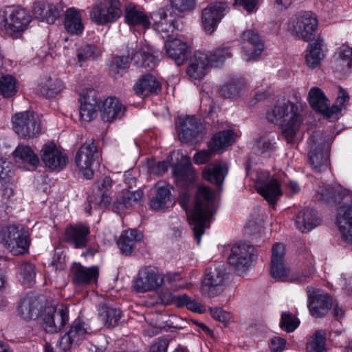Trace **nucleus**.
I'll return each mask as SVG.
<instances>
[{"instance_id":"nucleus-21","label":"nucleus","mask_w":352,"mask_h":352,"mask_svg":"<svg viewBox=\"0 0 352 352\" xmlns=\"http://www.w3.org/2000/svg\"><path fill=\"white\" fill-rule=\"evenodd\" d=\"M162 283V278L158 274L156 269L152 267H145L140 270L134 287L136 291L145 292L157 289Z\"/></svg>"},{"instance_id":"nucleus-28","label":"nucleus","mask_w":352,"mask_h":352,"mask_svg":"<svg viewBox=\"0 0 352 352\" xmlns=\"http://www.w3.org/2000/svg\"><path fill=\"white\" fill-rule=\"evenodd\" d=\"M126 107L116 97H109L104 100L100 109L101 118L104 122H113L121 119L124 115Z\"/></svg>"},{"instance_id":"nucleus-64","label":"nucleus","mask_w":352,"mask_h":352,"mask_svg":"<svg viewBox=\"0 0 352 352\" xmlns=\"http://www.w3.org/2000/svg\"><path fill=\"white\" fill-rule=\"evenodd\" d=\"M210 314L214 319L221 322H226L230 318V314L221 308H211Z\"/></svg>"},{"instance_id":"nucleus-13","label":"nucleus","mask_w":352,"mask_h":352,"mask_svg":"<svg viewBox=\"0 0 352 352\" xmlns=\"http://www.w3.org/2000/svg\"><path fill=\"white\" fill-rule=\"evenodd\" d=\"M152 27L164 37L170 38V34L179 30V19L172 15L169 9L160 8L150 15Z\"/></svg>"},{"instance_id":"nucleus-7","label":"nucleus","mask_w":352,"mask_h":352,"mask_svg":"<svg viewBox=\"0 0 352 352\" xmlns=\"http://www.w3.org/2000/svg\"><path fill=\"white\" fill-rule=\"evenodd\" d=\"M12 122L14 132L23 139L34 138L41 132V120L34 111L16 113L12 116Z\"/></svg>"},{"instance_id":"nucleus-2","label":"nucleus","mask_w":352,"mask_h":352,"mask_svg":"<svg viewBox=\"0 0 352 352\" xmlns=\"http://www.w3.org/2000/svg\"><path fill=\"white\" fill-rule=\"evenodd\" d=\"M298 110L295 104L286 101L274 105L266 113V118L270 122L281 125L282 135L289 144L294 142L302 122Z\"/></svg>"},{"instance_id":"nucleus-62","label":"nucleus","mask_w":352,"mask_h":352,"mask_svg":"<svg viewBox=\"0 0 352 352\" xmlns=\"http://www.w3.org/2000/svg\"><path fill=\"white\" fill-rule=\"evenodd\" d=\"M12 167L11 162L6 159L0 157V181L12 177L13 174Z\"/></svg>"},{"instance_id":"nucleus-24","label":"nucleus","mask_w":352,"mask_h":352,"mask_svg":"<svg viewBox=\"0 0 352 352\" xmlns=\"http://www.w3.org/2000/svg\"><path fill=\"white\" fill-rule=\"evenodd\" d=\"M142 196L143 192L140 190H122L113 202V211L118 214L127 213L129 210L140 202Z\"/></svg>"},{"instance_id":"nucleus-52","label":"nucleus","mask_w":352,"mask_h":352,"mask_svg":"<svg viewBox=\"0 0 352 352\" xmlns=\"http://www.w3.org/2000/svg\"><path fill=\"white\" fill-rule=\"evenodd\" d=\"M170 195L168 186L159 187L155 196L151 201V207L156 210L164 208L170 199Z\"/></svg>"},{"instance_id":"nucleus-27","label":"nucleus","mask_w":352,"mask_h":352,"mask_svg":"<svg viewBox=\"0 0 352 352\" xmlns=\"http://www.w3.org/2000/svg\"><path fill=\"white\" fill-rule=\"evenodd\" d=\"M124 18L130 25H140L147 29L151 25V20L140 6L129 2L124 6Z\"/></svg>"},{"instance_id":"nucleus-40","label":"nucleus","mask_w":352,"mask_h":352,"mask_svg":"<svg viewBox=\"0 0 352 352\" xmlns=\"http://www.w3.org/2000/svg\"><path fill=\"white\" fill-rule=\"evenodd\" d=\"M14 154L16 162L21 160L25 163L28 170H34L39 163L38 157L28 146H18Z\"/></svg>"},{"instance_id":"nucleus-16","label":"nucleus","mask_w":352,"mask_h":352,"mask_svg":"<svg viewBox=\"0 0 352 352\" xmlns=\"http://www.w3.org/2000/svg\"><path fill=\"white\" fill-rule=\"evenodd\" d=\"M228 8V6L226 3L214 2L202 10V25L207 34H211L214 32Z\"/></svg>"},{"instance_id":"nucleus-63","label":"nucleus","mask_w":352,"mask_h":352,"mask_svg":"<svg viewBox=\"0 0 352 352\" xmlns=\"http://www.w3.org/2000/svg\"><path fill=\"white\" fill-rule=\"evenodd\" d=\"M213 155V151L202 150L197 153L194 157L193 160L195 164H203L208 162Z\"/></svg>"},{"instance_id":"nucleus-12","label":"nucleus","mask_w":352,"mask_h":352,"mask_svg":"<svg viewBox=\"0 0 352 352\" xmlns=\"http://www.w3.org/2000/svg\"><path fill=\"white\" fill-rule=\"evenodd\" d=\"M258 192L270 204H276L282 195L280 183L274 178L270 177L268 171L257 170L254 178Z\"/></svg>"},{"instance_id":"nucleus-44","label":"nucleus","mask_w":352,"mask_h":352,"mask_svg":"<svg viewBox=\"0 0 352 352\" xmlns=\"http://www.w3.org/2000/svg\"><path fill=\"white\" fill-rule=\"evenodd\" d=\"M63 85L61 80L56 78H52L49 76L45 80L41 82V87L40 89L41 94L48 98L54 97L63 89Z\"/></svg>"},{"instance_id":"nucleus-17","label":"nucleus","mask_w":352,"mask_h":352,"mask_svg":"<svg viewBox=\"0 0 352 352\" xmlns=\"http://www.w3.org/2000/svg\"><path fill=\"white\" fill-rule=\"evenodd\" d=\"M96 157L97 146L93 141L83 144L76 154V166L86 179H91L94 175V171L91 167Z\"/></svg>"},{"instance_id":"nucleus-50","label":"nucleus","mask_w":352,"mask_h":352,"mask_svg":"<svg viewBox=\"0 0 352 352\" xmlns=\"http://www.w3.org/2000/svg\"><path fill=\"white\" fill-rule=\"evenodd\" d=\"M232 55L230 49L227 47H221L214 50L210 54L207 53V59L209 62V66L218 67H220L223 61L230 58Z\"/></svg>"},{"instance_id":"nucleus-5","label":"nucleus","mask_w":352,"mask_h":352,"mask_svg":"<svg viewBox=\"0 0 352 352\" xmlns=\"http://www.w3.org/2000/svg\"><path fill=\"white\" fill-rule=\"evenodd\" d=\"M30 21L31 16L19 7H7L0 17V23L13 38H18L27 29Z\"/></svg>"},{"instance_id":"nucleus-26","label":"nucleus","mask_w":352,"mask_h":352,"mask_svg":"<svg viewBox=\"0 0 352 352\" xmlns=\"http://www.w3.org/2000/svg\"><path fill=\"white\" fill-rule=\"evenodd\" d=\"M41 160L52 170H60L67 162V157L54 144H45L41 150Z\"/></svg>"},{"instance_id":"nucleus-20","label":"nucleus","mask_w":352,"mask_h":352,"mask_svg":"<svg viewBox=\"0 0 352 352\" xmlns=\"http://www.w3.org/2000/svg\"><path fill=\"white\" fill-rule=\"evenodd\" d=\"M244 56L247 61L255 59L264 49L263 41L258 32L254 30H247L241 35Z\"/></svg>"},{"instance_id":"nucleus-58","label":"nucleus","mask_w":352,"mask_h":352,"mask_svg":"<svg viewBox=\"0 0 352 352\" xmlns=\"http://www.w3.org/2000/svg\"><path fill=\"white\" fill-rule=\"evenodd\" d=\"M285 246L282 243H275L272 248L271 263L285 261Z\"/></svg>"},{"instance_id":"nucleus-35","label":"nucleus","mask_w":352,"mask_h":352,"mask_svg":"<svg viewBox=\"0 0 352 352\" xmlns=\"http://www.w3.org/2000/svg\"><path fill=\"white\" fill-rule=\"evenodd\" d=\"M65 30L72 34H80L84 30L81 11L75 8H68L65 14Z\"/></svg>"},{"instance_id":"nucleus-43","label":"nucleus","mask_w":352,"mask_h":352,"mask_svg":"<svg viewBox=\"0 0 352 352\" xmlns=\"http://www.w3.org/2000/svg\"><path fill=\"white\" fill-rule=\"evenodd\" d=\"M234 135V133L232 130L219 131L212 138L209 147L213 151H217L228 147L233 143Z\"/></svg>"},{"instance_id":"nucleus-31","label":"nucleus","mask_w":352,"mask_h":352,"mask_svg":"<svg viewBox=\"0 0 352 352\" xmlns=\"http://www.w3.org/2000/svg\"><path fill=\"white\" fill-rule=\"evenodd\" d=\"M41 308L42 305L36 296L28 294L21 300L18 311L23 319L30 320L41 316Z\"/></svg>"},{"instance_id":"nucleus-9","label":"nucleus","mask_w":352,"mask_h":352,"mask_svg":"<svg viewBox=\"0 0 352 352\" xmlns=\"http://www.w3.org/2000/svg\"><path fill=\"white\" fill-rule=\"evenodd\" d=\"M309 145L308 160L311 167L318 172L327 168L329 164V156L327 148H325L323 133L320 131L314 132L309 140Z\"/></svg>"},{"instance_id":"nucleus-57","label":"nucleus","mask_w":352,"mask_h":352,"mask_svg":"<svg viewBox=\"0 0 352 352\" xmlns=\"http://www.w3.org/2000/svg\"><path fill=\"white\" fill-rule=\"evenodd\" d=\"M172 8L179 12L192 10L195 6V0H168Z\"/></svg>"},{"instance_id":"nucleus-45","label":"nucleus","mask_w":352,"mask_h":352,"mask_svg":"<svg viewBox=\"0 0 352 352\" xmlns=\"http://www.w3.org/2000/svg\"><path fill=\"white\" fill-rule=\"evenodd\" d=\"M89 327L80 318H76L72 324L67 333L74 340L76 344H79L89 333Z\"/></svg>"},{"instance_id":"nucleus-41","label":"nucleus","mask_w":352,"mask_h":352,"mask_svg":"<svg viewBox=\"0 0 352 352\" xmlns=\"http://www.w3.org/2000/svg\"><path fill=\"white\" fill-rule=\"evenodd\" d=\"M133 59V52H128V55L116 56L113 57L109 65V74L114 78L122 76L130 65L131 60Z\"/></svg>"},{"instance_id":"nucleus-30","label":"nucleus","mask_w":352,"mask_h":352,"mask_svg":"<svg viewBox=\"0 0 352 352\" xmlns=\"http://www.w3.org/2000/svg\"><path fill=\"white\" fill-rule=\"evenodd\" d=\"M336 224L345 241L352 243V206H342L336 217Z\"/></svg>"},{"instance_id":"nucleus-19","label":"nucleus","mask_w":352,"mask_h":352,"mask_svg":"<svg viewBox=\"0 0 352 352\" xmlns=\"http://www.w3.org/2000/svg\"><path fill=\"white\" fill-rule=\"evenodd\" d=\"M70 278L76 286H84L96 283L99 276L97 266L85 267L79 263H74L70 267Z\"/></svg>"},{"instance_id":"nucleus-48","label":"nucleus","mask_w":352,"mask_h":352,"mask_svg":"<svg viewBox=\"0 0 352 352\" xmlns=\"http://www.w3.org/2000/svg\"><path fill=\"white\" fill-rule=\"evenodd\" d=\"M173 173L179 179L192 180L194 179V170L189 159H182L179 164H176L173 168Z\"/></svg>"},{"instance_id":"nucleus-14","label":"nucleus","mask_w":352,"mask_h":352,"mask_svg":"<svg viewBox=\"0 0 352 352\" xmlns=\"http://www.w3.org/2000/svg\"><path fill=\"white\" fill-rule=\"evenodd\" d=\"M307 294L310 314L316 318L324 317L333 305L331 296L309 286L307 287Z\"/></svg>"},{"instance_id":"nucleus-10","label":"nucleus","mask_w":352,"mask_h":352,"mask_svg":"<svg viewBox=\"0 0 352 352\" xmlns=\"http://www.w3.org/2000/svg\"><path fill=\"white\" fill-rule=\"evenodd\" d=\"M122 15L119 0H100L89 13L91 19L98 25L116 21Z\"/></svg>"},{"instance_id":"nucleus-53","label":"nucleus","mask_w":352,"mask_h":352,"mask_svg":"<svg viewBox=\"0 0 352 352\" xmlns=\"http://www.w3.org/2000/svg\"><path fill=\"white\" fill-rule=\"evenodd\" d=\"M133 59L136 64L140 63V66L145 68L147 71L153 69L155 66L153 56L143 50L137 51L133 54Z\"/></svg>"},{"instance_id":"nucleus-56","label":"nucleus","mask_w":352,"mask_h":352,"mask_svg":"<svg viewBox=\"0 0 352 352\" xmlns=\"http://www.w3.org/2000/svg\"><path fill=\"white\" fill-rule=\"evenodd\" d=\"M20 270L23 284H31L36 276L35 267L32 264L25 262L21 264Z\"/></svg>"},{"instance_id":"nucleus-18","label":"nucleus","mask_w":352,"mask_h":352,"mask_svg":"<svg viewBox=\"0 0 352 352\" xmlns=\"http://www.w3.org/2000/svg\"><path fill=\"white\" fill-rule=\"evenodd\" d=\"M90 228L86 223L67 225L65 230V241L76 249L87 247L89 241Z\"/></svg>"},{"instance_id":"nucleus-11","label":"nucleus","mask_w":352,"mask_h":352,"mask_svg":"<svg viewBox=\"0 0 352 352\" xmlns=\"http://www.w3.org/2000/svg\"><path fill=\"white\" fill-rule=\"evenodd\" d=\"M69 320V311L67 307H45L41 314V324L43 330L50 333L59 331Z\"/></svg>"},{"instance_id":"nucleus-3","label":"nucleus","mask_w":352,"mask_h":352,"mask_svg":"<svg viewBox=\"0 0 352 352\" xmlns=\"http://www.w3.org/2000/svg\"><path fill=\"white\" fill-rule=\"evenodd\" d=\"M308 102L311 108L329 119H336L344 103L349 102V96L341 87H339V94L336 104L329 106V100L323 91L317 87H312L308 94Z\"/></svg>"},{"instance_id":"nucleus-6","label":"nucleus","mask_w":352,"mask_h":352,"mask_svg":"<svg viewBox=\"0 0 352 352\" xmlns=\"http://www.w3.org/2000/svg\"><path fill=\"white\" fill-rule=\"evenodd\" d=\"M318 25L316 16L310 12H302L292 16L288 24L291 34L304 41H311Z\"/></svg>"},{"instance_id":"nucleus-37","label":"nucleus","mask_w":352,"mask_h":352,"mask_svg":"<svg viewBox=\"0 0 352 352\" xmlns=\"http://www.w3.org/2000/svg\"><path fill=\"white\" fill-rule=\"evenodd\" d=\"M228 173L227 166L225 164H210L203 172V177L218 186H221Z\"/></svg>"},{"instance_id":"nucleus-38","label":"nucleus","mask_w":352,"mask_h":352,"mask_svg":"<svg viewBox=\"0 0 352 352\" xmlns=\"http://www.w3.org/2000/svg\"><path fill=\"white\" fill-rule=\"evenodd\" d=\"M142 233L137 230H130L123 232L118 244L122 254L130 255L137 241L142 239Z\"/></svg>"},{"instance_id":"nucleus-55","label":"nucleus","mask_w":352,"mask_h":352,"mask_svg":"<svg viewBox=\"0 0 352 352\" xmlns=\"http://www.w3.org/2000/svg\"><path fill=\"white\" fill-rule=\"evenodd\" d=\"M298 325L299 321L292 314L287 312L282 314L280 322L281 329L289 333L294 331Z\"/></svg>"},{"instance_id":"nucleus-23","label":"nucleus","mask_w":352,"mask_h":352,"mask_svg":"<svg viewBox=\"0 0 352 352\" xmlns=\"http://www.w3.org/2000/svg\"><path fill=\"white\" fill-rule=\"evenodd\" d=\"M313 272L314 269L311 267L309 270V274L292 273L286 261L271 263L270 265V274L272 277L283 282L302 283Z\"/></svg>"},{"instance_id":"nucleus-49","label":"nucleus","mask_w":352,"mask_h":352,"mask_svg":"<svg viewBox=\"0 0 352 352\" xmlns=\"http://www.w3.org/2000/svg\"><path fill=\"white\" fill-rule=\"evenodd\" d=\"M323 41L318 38L315 42L309 45V49L305 56L307 64L309 67H315L322 59L321 46Z\"/></svg>"},{"instance_id":"nucleus-39","label":"nucleus","mask_w":352,"mask_h":352,"mask_svg":"<svg viewBox=\"0 0 352 352\" xmlns=\"http://www.w3.org/2000/svg\"><path fill=\"white\" fill-rule=\"evenodd\" d=\"M36 16L47 23H54L59 17V10L56 5L51 3H37L34 8Z\"/></svg>"},{"instance_id":"nucleus-59","label":"nucleus","mask_w":352,"mask_h":352,"mask_svg":"<svg viewBox=\"0 0 352 352\" xmlns=\"http://www.w3.org/2000/svg\"><path fill=\"white\" fill-rule=\"evenodd\" d=\"M333 189L334 188L330 186L320 187L318 190V199L327 202H331V200H338V198L334 195Z\"/></svg>"},{"instance_id":"nucleus-8","label":"nucleus","mask_w":352,"mask_h":352,"mask_svg":"<svg viewBox=\"0 0 352 352\" xmlns=\"http://www.w3.org/2000/svg\"><path fill=\"white\" fill-rule=\"evenodd\" d=\"M228 282V274L223 265L206 270L201 291L204 296L213 298L220 295Z\"/></svg>"},{"instance_id":"nucleus-34","label":"nucleus","mask_w":352,"mask_h":352,"mask_svg":"<svg viewBox=\"0 0 352 352\" xmlns=\"http://www.w3.org/2000/svg\"><path fill=\"white\" fill-rule=\"evenodd\" d=\"M135 93L140 96L145 97L150 94H157L161 90L160 83L151 74L141 78L134 85Z\"/></svg>"},{"instance_id":"nucleus-32","label":"nucleus","mask_w":352,"mask_h":352,"mask_svg":"<svg viewBox=\"0 0 352 352\" xmlns=\"http://www.w3.org/2000/svg\"><path fill=\"white\" fill-rule=\"evenodd\" d=\"M98 101L96 92L94 90L89 91L81 101L79 114L81 120L90 122L97 116Z\"/></svg>"},{"instance_id":"nucleus-51","label":"nucleus","mask_w":352,"mask_h":352,"mask_svg":"<svg viewBox=\"0 0 352 352\" xmlns=\"http://www.w3.org/2000/svg\"><path fill=\"white\" fill-rule=\"evenodd\" d=\"M325 332L322 330L316 331L307 344L308 352H326Z\"/></svg>"},{"instance_id":"nucleus-47","label":"nucleus","mask_w":352,"mask_h":352,"mask_svg":"<svg viewBox=\"0 0 352 352\" xmlns=\"http://www.w3.org/2000/svg\"><path fill=\"white\" fill-rule=\"evenodd\" d=\"M17 81L10 74L2 76L0 78V94L4 98H11L17 92Z\"/></svg>"},{"instance_id":"nucleus-54","label":"nucleus","mask_w":352,"mask_h":352,"mask_svg":"<svg viewBox=\"0 0 352 352\" xmlns=\"http://www.w3.org/2000/svg\"><path fill=\"white\" fill-rule=\"evenodd\" d=\"M96 50V46L91 44L83 45L78 48L76 56L80 65L82 66L86 61L94 59Z\"/></svg>"},{"instance_id":"nucleus-46","label":"nucleus","mask_w":352,"mask_h":352,"mask_svg":"<svg viewBox=\"0 0 352 352\" xmlns=\"http://www.w3.org/2000/svg\"><path fill=\"white\" fill-rule=\"evenodd\" d=\"M245 86L243 80L241 78H231L223 85L220 93L225 98H232L236 96Z\"/></svg>"},{"instance_id":"nucleus-36","label":"nucleus","mask_w":352,"mask_h":352,"mask_svg":"<svg viewBox=\"0 0 352 352\" xmlns=\"http://www.w3.org/2000/svg\"><path fill=\"white\" fill-rule=\"evenodd\" d=\"M98 316L105 327L113 328L118 325L122 317V311L119 308L104 304L99 307Z\"/></svg>"},{"instance_id":"nucleus-1","label":"nucleus","mask_w":352,"mask_h":352,"mask_svg":"<svg viewBox=\"0 0 352 352\" xmlns=\"http://www.w3.org/2000/svg\"><path fill=\"white\" fill-rule=\"evenodd\" d=\"M214 192L208 186H199L195 196V202L191 215L189 216L190 223L192 226L197 243L201 242V237L205 230L209 226L207 221L210 219L215 212Z\"/></svg>"},{"instance_id":"nucleus-60","label":"nucleus","mask_w":352,"mask_h":352,"mask_svg":"<svg viewBox=\"0 0 352 352\" xmlns=\"http://www.w3.org/2000/svg\"><path fill=\"white\" fill-rule=\"evenodd\" d=\"M339 56L343 65L348 68L352 65V48L348 45H342L339 49Z\"/></svg>"},{"instance_id":"nucleus-29","label":"nucleus","mask_w":352,"mask_h":352,"mask_svg":"<svg viewBox=\"0 0 352 352\" xmlns=\"http://www.w3.org/2000/svg\"><path fill=\"white\" fill-rule=\"evenodd\" d=\"M207 58L206 52L201 51L195 52L186 70L188 75L191 78L199 80L206 74L210 67L209 62Z\"/></svg>"},{"instance_id":"nucleus-42","label":"nucleus","mask_w":352,"mask_h":352,"mask_svg":"<svg viewBox=\"0 0 352 352\" xmlns=\"http://www.w3.org/2000/svg\"><path fill=\"white\" fill-rule=\"evenodd\" d=\"M276 142L268 137H261L254 141L252 152L259 156L268 157L276 150Z\"/></svg>"},{"instance_id":"nucleus-33","label":"nucleus","mask_w":352,"mask_h":352,"mask_svg":"<svg viewBox=\"0 0 352 352\" xmlns=\"http://www.w3.org/2000/svg\"><path fill=\"white\" fill-rule=\"evenodd\" d=\"M320 219L317 217V212L313 209H305L298 214L296 220L297 228L303 233L311 231L319 225Z\"/></svg>"},{"instance_id":"nucleus-4","label":"nucleus","mask_w":352,"mask_h":352,"mask_svg":"<svg viewBox=\"0 0 352 352\" xmlns=\"http://www.w3.org/2000/svg\"><path fill=\"white\" fill-rule=\"evenodd\" d=\"M0 242L14 255L24 254L30 245L29 233L23 225H10L1 229Z\"/></svg>"},{"instance_id":"nucleus-15","label":"nucleus","mask_w":352,"mask_h":352,"mask_svg":"<svg viewBox=\"0 0 352 352\" xmlns=\"http://www.w3.org/2000/svg\"><path fill=\"white\" fill-rule=\"evenodd\" d=\"M255 249L248 244H236L233 245L228 257L229 263L239 273L245 272L252 263Z\"/></svg>"},{"instance_id":"nucleus-61","label":"nucleus","mask_w":352,"mask_h":352,"mask_svg":"<svg viewBox=\"0 0 352 352\" xmlns=\"http://www.w3.org/2000/svg\"><path fill=\"white\" fill-rule=\"evenodd\" d=\"M73 344H76L74 340L66 333L58 341L56 348L59 352H66L71 349Z\"/></svg>"},{"instance_id":"nucleus-22","label":"nucleus","mask_w":352,"mask_h":352,"mask_svg":"<svg viewBox=\"0 0 352 352\" xmlns=\"http://www.w3.org/2000/svg\"><path fill=\"white\" fill-rule=\"evenodd\" d=\"M164 47L166 56L173 60L177 65H183L190 54L188 44L177 38L167 39Z\"/></svg>"},{"instance_id":"nucleus-25","label":"nucleus","mask_w":352,"mask_h":352,"mask_svg":"<svg viewBox=\"0 0 352 352\" xmlns=\"http://www.w3.org/2000/svg\"><path fill=\"white\" fill-rule=\"evenodd\" d=\"M178 138L181 142L192 143L201 131V124L195 116H179Z\"/></svg>"}]
</instances>
